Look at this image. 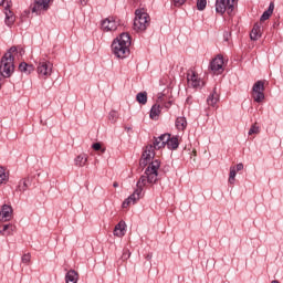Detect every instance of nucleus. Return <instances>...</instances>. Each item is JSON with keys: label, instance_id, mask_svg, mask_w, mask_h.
Listing matches in <instances>:
<instances>
[{"label": "nucleus", "instance_id": "20e7f679", "mask_svg": "<svg viewBox=\"0 0 283 283\" xmlns=\"http://www.w3.org/2000/svg\"><path fill=\"white\" fill-rule=\"evenodd\" d=\"M149 13L145 9H137L135 11L134 30L135 32H145L149 28Z\"/></svg>", "mask_w": 283, "mask_h": 283}, {"label": "nucleus", "instance_id": "a18cd8bd", "mask_svg": "<svg viewBox=\"0 0 283 283\" xmlns=\"http://www.w3.org/2000/svg\"><path fill=\"white\" fill-rule=\"evenodd\" d=\"M192 154H193V156H196V154H197L196 149L192 150Z\"/></svg>", "mask_w": 283, "mask_h": 283}, {"label": "nucleus", "instance_id": "c9c22d12", "mask_svg": "<svg viewBox=\"0 0 283 283\" xmlns=\"http://www.w3.org/2000/svg\"><path fill=\"white\" fill-rule=\"evenodd\" d=\"M30 260H32V255L30 253H27L22 256L23 264H30Z\"/></svg>", "mask_w": 283, "mask_h": 283}, {"label": "nucleus", "instance_id": "473e14b6", "mask_svg": "<svg viewBox=\"0 0 283 283\" xmlns=\"http://www.w3.org/2000/svg\"><path fill=\"white\" fill-rule=\"evenodd\" d=\"M253 134H260V126L258 124L252 125L249 130V136H253Z\"/></svg>", "mask_w": 283, "mask_h": 283}, {"label": "nucleus", "instance_id": "2f4dec72", "mask_svg": "<svg viewBox=\"0 0 283 283\" xmlns=\"http://www.w3.org/2000/svg\"><path fill=\"white\" fill-rule=\"evenodd\" d=\"M108 119L111 123H116V120H118V113L116 111H111L108 114Z\"/></svg>", "mask_w": 283, "mask_h": 283}, {"label": "nucleus", "instance_id": "7c9ffc66", "mask_svg": "<svg viewBox=\"0 0 283 283\" xmlns=\"http://www.w3.org/2000/svg\"><path fill=\"white\" fill-rule=\"evenodd\" d=\"M8 182V174H6V168L0 166V185Z\"/></svg>", "mask_w": 283, "mask_h": 283}, {"label": "nucleus", "instance_id": "a211bd4d", "mask_svg": "<svg viewBox=\"0 0 283 283\" xmlns=\"http://www.w3.org/2000/svg\"><path fill=\"white\" fill-rule=\"evenodd\" d=\"M262 38V25L260 23H255L251 33H250V39L252 41H258V39Z\"/></svg>", "mask_w": 283, "mask_h": 283}, {"label": "nucleus", "instance_id": "f8f14e48", "mask_svg": "<svg viewBox=\"0 0 283 283\" xmlns=\"http://www.w3.org/2000/svg\"><path fill=\"white\" fill-rule=\"evenodd\" d=\"M118 28V21H116V18L109 17L102 21V30L104 32H114V30H117Z\"/></svg>", "mask_w": 283, "mask_h": 283}, {"label": "nucleus", "instance_id": "9d476101", "mask_svg": "<svg viewBox=\"0 0 283 283\" xmlns=\"http://www.w3.org/2000/svg\"><path fill=\"white\" fill-rule=\"evenodd\" d=\"M252 98L255 103L264 101V81H258L252 87Z\"/></svg>", "mask_w": 283, "mask_h": 283}, {"label": "nucleus", "instance_id": "393cba45", "mask_svg": "<svg viewBox=\"0 0 283 283\" xmlns=\"http://www.w3.org/2000/svg\"><path fill=\"white\" fill-rule=\"evenodd\" d=\"M171 97L167 93H158L156 104L161 106L165 105Z\"/></svg>", "mask_w": 283, "mask_h": 283}, {"label": "nucleus", "instance_id": "79ce46f5", "mask_svg": "<svg viewBox=\"0 0 283 283\" xmlns=\"http://www.w3.org/2000/svg\"><path fill=\"white\" fill-rule=\"evenodd\" d=\"M113 187L116 189V187H118V181H115V182L113 184Z\"/></svg>", "mask_w": 283, "mask_h": 283}, {"label": "nucleus", "instance_id": "f257e3e1", "mask_svg": "<svg viewBox=\"0 0 283 283\" xmlns=\"http://www.w3.org/2000/svg\"><path fill=\"white\" fill-rule=\"evenodd\" d=\"M156 157V146L147 145L139 160V167L146 168L144 175L137 181V189L143 190L148 185H156L158 182V170L160 169V160L155 159Z\"/></svg>", "mask_w": 283, "mask_h": 283}, {"label": "nucleus", "instance_id": "6ab92c4d", "mask_svg": "<svg viewBox=\"0 0 283 283\" xmlns=\"http://www.w3.org/2000/svg\"><path fill=\"white\" fill-rule=\"evenodd\" d=\"M161 112H163V106H160V104L153 105L149 114L151 120H158V118H160Z\"/></svg>", "mask_w": 283, "mask_h": 283}, {"label": "nucleus", "instance_id": "1a4fd4ad", "mask_svg": "<svg viewBox=\"0 0 283 283\" xmlns=\"http://www.w3.org/2000/svg\"><path fill=\"white\" fill-rule=\"evenodd\" d=\"M0 6L4 8V14H6L4 22L10 28V25H13L15 21L14 13L12 12V10H10V8H12V1L0 0Z\"/></svg>", "mask_w": 283, "mask_h": 283}, {"label": "nucleus", "instance_id": "0eeeda50", "mask_svg": "<svg viewBox=\"0 0 283 283\" xmlns=\"http://www.w3.org/2000/svg\"><path fill=\"white\" fill-rule=\"evenodd\" d=\"M224 67H227V60H224V56H222V54H218L210 62V70L213 74H217V76L224 72Z\"/></svg>", "mask_w": 283, "mask_h": 283}, {"label": "nucleus", "instance_id": "37998d69", "mask_svg": "<svg viewBox=\"0 0 283 283\" xmlns=\"http://www.w3.org/2000/svg\"><path fill=\"white\" fill-rule=\"evenodd\" d=\"M146 260H151V254H148V255L146 256Z\"/></svg>", "mask_w": 283, "mask_h": 283}, {"label": "nucleus", "instance_id": "e433bc0d", "mask_svg": "<svg viewBox=\"0 0 283 283\" xmlns=\"http://www.w3.org/2000/svg\"><path fill=\"white\" fill-rule=\"evenodd\" d=\"M166 109H170L171 105H174V102L171 101V97L165 102L164 104H161Z\"/></svg>", "mask_w": 283, "mask_h": 283}, {"label": "nucleus", "instance_id": "cd10ccee", "mask_svg": "<svg viewBox=\"0 0 283 283\" xmlns=\"http://www.w3.org/2000/svg\"><path fill=\"white\" fill-rule=\"evenodd\" d=\"M31 185V179L30 178H25L23 179L22 181H20L18 188H17V191H28V187H30Z\"/></svg>", "mask_w": 283, "mask_h": 283}, {"label": "nucleus", "instance_id": "ddd939ff", "mask_svg": "<svg viewBox=\"0 0 283 283\" xmlns=\"http://www.w3.org/2000/svg\"><path fill=\"white\" fill-rule=\"evenodd\" d=\"M143 198V191L140 189H136L124 202L123 209H127L129 205H136L137 200Z\"/></svg>", "mask_w": 283, "mask_h": 283}, {"label": "nucleus", "instance_id": "f3484780", "mask_svg": "<svg viewBox=\"0 0 283 283\" xmlns=\"http://www.w3.org/2000/svg\"><path fill=\"white\" fill-rule=\"evenodd\" d=\"M148 145H151L153 147H155V149H161V147H167L168 149H170V151H176V149L180 147V143H153Z\"/></svg>", "mask_w": 283, "mask_h": 283}, {"label": "nucleus", "instance_id": "58836bf2", "mask_svg": "<svg viewBox=\"0 0 283 283\" xmlns=\"http://www.w3.org/2000/svg\"><path fill=\"white\" fill-rule=\"evenodd\" d=\"M186 0H174V3L177 8H180L185 3Z\"/></svg>", "mask_w": 283, "mask_h": 283}, {"label": "nucleus", "instance_id": "4468645a", "mask_svg": "<svg viewBox=\"0 0 283 283\" xmlns=\"http://www.w3.org/2000/svg\"><path fill=\"white\" fill-rule=\"evenodd\" d=\"M12 206L3 205L0 211V222H9V220H12Z\"/></svg>", "mask_w": 283, "mask_h": 283}, {"label": "nucleus", "instance_id": "b1692460", "mask_svg": "<svg viewBox=\"0 0 283 283\" xmlns=\"http://www.w3.org/2000/svg\"><path fill=\"white\" fill-rule=\"evenodd\" d=\"M175 125L178 132H185L187 129V118L177 117Z\"/></svg>", "mask_w": 283, "mask_h": 283}, {"label": "nucleus", "instance_id": "9b49d317", "mask_svg": "<svg viewBox=\"0 0 283 283\" xmlns=\"http://www.w3.org/2000/svg\"><path fill=\"white\" fill-rule=\"evenodd\" d=\"M54 0H34L31 8L32 12L35 14H41L42 12H48L50 10V3Z\"/></svg>", "mask_w": 283, "mask_h": 283}, {"label": "nucleus", "instance_id": "412c9836", "mask_svg": "<svg viewBox=\"0 0 283 283\" xmlns=\"http://www.w3.org/2000/svg\"><path fill=\"white\" fill-rule=\"evenodd\" d=\"M65 282L66 283H78V272H76L75 270H70L65 274Z\"/></svg>", "mask_w": 283, "mask_h": 283}, {"label": "nucleus", "instance_id": "39448f33", "mask_svg": "<svg viewBox=\"0 0 283 283\" xmlns=\"http://www.w3.org/2000/svg\"><path fill=\"white\" fill-rule=\"evenodd\" d=\"M235 3H238V0H217L216 12L219 14H224V12L232 14L233 9L235 8Z\"/></svg>", "mask_w": 283, "mask_h": 283}, {"label": "nucleus", "instance_id": "6e6552de", "mask_svg": "<svg viewBox=\"0 0 283 283\" xmlns=\"http://www.w3.org/2000/svg\"><path fill=\"white\" fill-rule=\"evenodd\" d=\"M52 67H53L52 62L48 60H40L36 67L39 78L45 80V78H49V76H52Z\"/></svg>", "mask_w": 283, "mask_h": 283}, {"label": "nucleus", "instance_id": "4c0bfd02", "mask_svg": "<svg viewBox=\"0 0 283 283\" xmlns=\"http://www.w3.org/2000/svg\"><path fill=\"white\" fill-rule=\"evenodd\" d=\"M132 256V252H129V250H124L123 252V260H129V258Z\"/></svg>", "mask_w": 283, "mask_h": 283}, {"label": "nucleus", "instance_id": "2eb2a0df", "mask_svg": "<svg viewBox=\"0 0 283 283\" xmlns=\"http://www.w3.org/2000/svg\"><path fill=\"white\" fill-rule=\"evenodd\" d=\"M155 139V143H180V137L178 136H175V137H171V134H163L160 135L159 137H154Z\"/></svg>", "mask_w": 283, "mask_h": 283}, {"label": "nucleus", "instance_id": "c85d7f7f", "mask_svg": "<svg viewBox=\"0 0 283 283\" xmlns=\"http://www.w3.org/2000/svg\"><path fill=\"white\" fill-rule=\"evenodd\" d=\"M19 70H20L21 72H24V74H31L32 72H34V66L29 65V64L25 63V62H22V63H20V65H19Z\"/></svg>", "mask_w": 283, "mask_h": 283}, {"label": "nucleus", "instance_id": "a878e982", "mask_svg": "<svg viewBox=\"0 0 283 283\" xmlns=\"http://www.w3.org/2000/svg\"><path fill=\"white\" fill-rule=\"evenodd\" d=\"M74 161L76 167H85V165H87V155L81 154L75 158Z\"/></svg>", "mask_w": 283, "mask_h": 283}, {"label": "nucleus", "instance_id": "a19ab883", "mask_svg": "<svg viewBox=\"0 0 283 283\" xmlns=\"http://www.w3.org/2000/svg\"><path fill=\"white\" fill-rule=\"evenodd\" d=\"M19 54L21 56L22 54H25V51L22 48H19Z\"/></svg>", "mask_w": 283, "mask_h": 283}, {"label": "nucleus", "instance_id": "f704fd0d", "mask_svg": "<svg viewBox=\"0 0 283 283\" xmlns=\"http://www.w3.org/2000/svg\"><path fill=\"white\" fill-rule=\"evenodd\" d=\"M197 8L198 10H205V8H207V0H198Z\"/></svg>", "mask_w": 283, "mask_h": 283}, {"label": "nucleus", "instance_id": "dca6fc26", "mask_svg": "<svg viewBox=\"0 0 283 283\" xmlns=\"http://www.w3.org/2000/svg\"><path fill=\"white\" fill-rule=\"evenodd\" d=\"M242 169H244L243 164H238L237 166L230 167V174H229V179H228V182L230 185H235V176H237L238 171H242Z\"/></svg>", "mask_w": 283, "mask_h": 283}, {"label": "nucleus", "instance_id": "5701e85b", "mask_svg": "<svg viewBox=\"0 0 283 283\" xmlns=\"http://www.w3.org/2000/svg\"><path fill=\"white\" fill-rule=\"evenodd\" d=\"M275 10V3L271 2L269 6V9L263 12L261 15L260 21H269L271 19V14H273V11Z\"/></svg>", "mask_w": 283, "mask_h": 283}, {"label": "nucleus", "instance_id": "c756f323", "mask_svg": "<svg viewBox=\"0 0 283 283\" xmlns=\"http://www.w3.org/2000/svg\"><path fill=\"white\" fill-rule=\"evenodd\" d=\"M136 101L137 103H139L140 105H147V93H138L136 96Z\"/></svg>", "mask_w": 283, "mask_h": 283}, {"label": "nucleus", "instance_id": "7ed1b4c3", "mask_svg": "<svg viewBox=\"0 0 283 283\" xmlns=\"http://www.w3.org/2000/svg\"><path fill=\"white\" fill-rule=\"evenodd\" d=\"M129 45H132V36H129V33H122L112 43L113 54L117 59H127L129 55Z\"/></svg>", "mask_w": 283, "mask_h": 283}, {"label": "nucleus", "instance_id": "72a5a7b5", "mask_svg": "<svg viewBox=\"0 0 283 283\" xmlns=\"http://www.w3.org/2000/svg\"><path fill=\"white\" fill-rule=\"evenodd\" d=\"M92 149H94V151H102V154L105 151V148H103L101 143H94L92 145Z\"/></svg>", "mask_w": 283, "mask_h": 283}, {"label": "nucleus", "instance_id": "aec40b11", "mask_svg": "<svg viewBox=\"0 0 283 283\" xmlns=\"http://www.w3.org/2000/svg\"><path fill=\"white\" fill-rule=\"evenodd\" d=\"M220 101V94L218 92L213 91L207 98V103L210 107H216L218 105V102Z\"/></svg>", "mask_w": 283, "mask_h": 283}, {"label": "nucleus", "instance_id": "c03bdc74", "mask_svg": "<svg viewBox=\"0 0 283 283\" xmlns=\"http://www.w3.org/2000/svg\"><path fill=\"white\" fill-rule=\"evenodd\" d=\"M271 283H280V281H277V280H274V281H272Z\"/></svg>", "mask_w": 283, "mask_h": 283}, {"label": "nucleus", "instance_id": "423d86ee", "mask_svg": "<svg viewBox=\"0 0 283 283\" xmlns=\"http://www.w3.org/2000/svg\"><path fill=\"white\" fill-rule=\"evenodd\" d=\"M187 82H188V87H193V90H198L200 87H205V81L196 70L190 69L187 73Z\"/></svg>", "mask_w": 283, "mask_h": 283}, {"label": "nucleus", "instance_id": "bb28decb", "mask_svg": "<svg viewBox=\"0 0 283 283\" xmlns=\"http://www.w3.org/2000/svg\"><path fill=\"white\" fill-rule=\"evenodd\" d=\"M14 226L12 223L3 224L2 230H0L1 235H12L14 231Z\"/></svg>", "mask_w": 283, "mask_h": 283}, {"label": "nucleus", "instance_id": "f03ea898", "mask_svg": "<svg viewBox=\"0 0 283 283\" xmlns=\"http://www.w3.org/2000/svg\"><path fill=\"white\" fill-rule=\"evenodd\" d=\"M19 54V49L12 46L1 59L0 78H10L14 74V56Z\"/></svg>", "mask_w": 283, "mask_h": 283}, {"label": "nucleus", "instance_id": "ea45409f", "mask_svg": "<svg viewBox=\"0 0 283 283\" xmlns=\"http://www.w3.org/2000/svg\"><path fill=\"white\" fill-rule=\"evenodd\" d=\"M186 103H187V105H191V103H192V97H191V96L187 97Z\"/></svg>", "mask_w": 283, "mask_h": 283}, {"label": "nucleus", "instance_id": "4be33fe9", "mask_svg": "<svg viewBox=\"0 0 283 283\" xmlns=\"http://www.w3.org/2000/svg\"><path fill=\"white\" fill-rule=\"evenodd\" d=\"M125 221H119L114 229V235H116L117 238H123V235H125Z\"/></svg>", "mask_w": 283, "mask_h": 283}, {"label": "nucleus", "instance_id": "49530a36", "mask_svg": "<svg viewBox=\"0 0 283 283\" xmlns=\"http://www.w3.org/2000/svg\"><path fill=\"white\" fill-rule=\"evenodd\" d=\"M82 3H85V0H82Z\"/></svg>", "mask_w": 283, "mask_h": 283}]
</instances>
